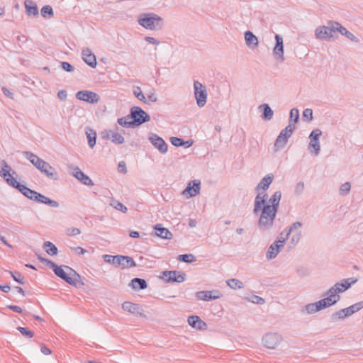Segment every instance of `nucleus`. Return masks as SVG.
Returning <instances> with one entry per match:
<instances>
[{
    "instance_id": "35",
    "label": "nucleus",
    "mask_w": 363,
    "mask_h": 363,
    "mask_svg": "<svg viewBox=\"0 0 363 363\" xmlns=\"http://www.w3.org/2000/svg\"><path fill=\"white\" fill-rule=\"evenodd\" d=\"M38 199V203L46 204L51 207L57 208L60 205L57 201L52 200L42 194H40V196Z\"/></svg>"
},
{
    "instance_id": "40",
    "label": "nucleus",
    "mask_w": 363,
    "mask_h": 363,
    "mask_svg": "<svg viewBox=\"0 0 363 363\" xmlns=\"http://www.w3.org/2000/svg\"><path fill=\"white\" fill-rule=\"evenodd\" d=\"M177 260L185 263H192L196 259L195 256L192 254H182L177 257Z\"/></svg>"
},
{
    "instance_id": "26",
    "label": "nucleus",
    "mask_w": 363,
    "mask_h": 363,
    "mask_svg": "<svg viewBox=\"0 0 363 363\" xmlns=\"http://www.w3.org/2000/svg\"><path fill=\"white\" fill-rule=\"evenodd\" d=\"M117 257H120L121 259H118V262L115 265L116 267H121L122 269H126L136 266L135 262L130 256L118 255Z\"/></svg>"
},
{
    "instance_id": "20",
    "label": "nucleus",
    "mask_w": 363,
    "mask_h": 363,
    "mask_svg": "<svg viewBox=\"0 0 363 363\" xmlns=\"http://www.w3.org/2000/svg\"><path fill=\"white\" fill-rule=\"evenodd\" d=\"M101 135L104 139H110L112 143L116 145L123 144L124 143L123 136L115 130H105L101 132Z\"/></svg>"
},
{
    "instance_id": "22",
    "label": "nucleus",
    "mask_w": 363,
    "mask_h": 363,
    "mask_svg": "<svg viewBox=\"0 0 363 363\" xmlns=\"http://www.w3.org/2000/svg\"><path fill=\"white\" fill-rule=\"evenodd\" d=\"M50 268H51L55 274L62 279L63 281L68 284H71V282H73V281L69 278V272H66L62 266H58L54 262H50Z\"/></svg>"
},
{
    "instance_id": "42",
    "label": "nucleus",
    "mask_w": 363,
    "mask_h": 363,
    "mask_svg": "<svg viewBox=\"0 0 363 363\" xmlns=\"http://www.w3.org/2000/svg\"><path fill=\"white\" fill-rule=\"evenodd\" d=\"M40 13L43 18H50L54 15L53 9H52V6L50 5H45L44 6H43V8L41 9V11H40Z\"/></svg>"
},
{
    "instance_id": "5",
    "label": "nucleus",
    "mask_w": 363,
    "mask_h": 363,
    "mask_svg": "<svg viewBox=\"0 0 363 363\" xmlns=\"http://www.w3.org/2000/svg\"><path fill=\"white\" fill-rule=\"evenodd\" d=\"M333 305H335V301H332L330 298L325 296L324 298L317 302L306 305L301 308V312L306 314H313Z\"/></svg>"
},
{
    "instance_id": "25",
    "label": "nucleus",
    "mask_w": 363,
    "mask_h": 363,
    "mask_svg": "<svg viewBox=\"0 0 363 363\" xmlns=\"http://www.w3.org/2000/svg\"><path fill=\"white\" fill-rule=\"evenodd\" d=\"M82 59L91 68L96 67V58L95 55L91 52L89 48H84L82 52Z\"/></svg>"
},
{
    "instance_id": "54",
    "label": "nucleus",
    "mask_w": 363,
    "mask_h": 363,
    "mask_svg": "<svg viewBox=\"0 0 363 363\" xmlns=\"http://www.w3.org/2000/svg\"><path fill=\"white\" fill-rule=\"evenodd\" d=\"M60 64L61 68L67 72H72L74 69V67L69 62H61Z\"/></svg>"
},
{
    "instance_id": "30",
    "label": "nucleus",
    "mask_w": 363,
    "mask_h": 363,
    "mask_svg": "<svg viewBox=\"0 0 363 363\" xmlns=\"http://www.w3.org/2000/svg\"><path fill=\"white\" fill-rule=\"evenodd\" d=\"M154 229L155 235L161 238L170 240L172 238V233L162 224L155 225Z\"/></svg>"
},
{
    "instance_id": "41",
    "label": "nucleus",
    "mask_w": 363,
    "mask_h": 363,
    "mask_svg": "<svg viewBox=\"0 0 363 363\" xmlns=\"http://www.w3.org/2000/svg\"><path fill=\"white\" fill-rule=\"evenodd\" d=\"M302 225H303L302 223H301L299 221H297V222L293 223L289 226V228H285L284 229V232H286L285 239H288L289 235L291 234V233L292 231H294V230H297L298 228L302 227Z\"/></svg>"
},
{
    "instance_id": "33",
    "label": "nucleus",
    "mask_w": 363,
    "mask_h": 363,
    "mask_svg": "<svg viewBox=\"0 0 363 363\" xmlns=\"http://www.w3.org/2000/svg\"><path fill=\"white\" fill-rule=\"evenodd\" d=\"M133 289L135 291L143 290L147 287V281L144 279L133 278L130 284Z\"/></svg>"
},
{
    "instance_id": "31",
    "label": "nucleus",
    "mask_w": 363,
    "mask_h": 363,
    "mask_svg": "<svg viewBox=\"0 0 363 363\" xmlns=\"http://www.w3.org/2000/svg\"><path fill=\"white\" fill-rule=\"evenodd\" d=\"M258 109L262 112V118L265 121H270L274 116V112L267 104H262L259 106Z\"/></svg>"
},
{
    "instance_id": "52",
    "label": "nucleus",
    "mask_w": 363,
    "mask_h": 363,
    "mask_svg": "<svg viewBox=\"0 0 363 363\" xmlns=\"http://www.w3.org/2000/svg\"><path fill=\"white\" fill-rule=\"evenodd\" d=\"M248 300L250 301H251L252 303H256V304H259V305H262L265 303V301L263 298L259 296H257V295H252L251 296Z\"/></svg>"
},
{
    "instance_id": "12",
    "label": "nucleus",
    "mask_w": 363,
    "mask_h": 363,
    "mask_svg": "<svg viewBox=\"0 0 363 363\" xmlns=\"http://www.w3.org/2000/svg\"><path fill=\"white\" fill-rule=\"evenodd\" d=\"M76 98L78 100L83 101L91 104H97L100 100V96L98 94L88 90L77 91L76 94Z\"/></svg>"
},
{
    "instance_id": "19",
    "label": "nucleus",
    "mask_w": 363,
    "mask_h": 363,
    "mask_svg": "<svg viewBox=\"0 0 363 363\" xmlns=\"http://www.w3.org/2000/svg\"><path fill=\"white\" fill-rule=\"evenodd\" d=\"M222 296V294L218 290L200 291L196 292V297L199 300L210 301L218 299Z\"/></svg>"
},
{
    "instance_id": "10",
    "label": "nucleus",
    "mask_w": 363,
    "mask_h": 363,
    "mask_svg": "<svg viewBox=\"0 0 363 363\" xmlns=\"http://www.w3.org/2000/svg\"><path fill=\"white\" fill-rule=\"evenodd\" d=\"M160 278L167 283H182L185 281L186 274L176 270L163 271Z\"/></svg>"
},
{
    "instance_id": "1",
    "label": "nucleus",
    "mask_w": 363,
    "mask_h": 363,
    "mask_svg": "<svg viewBox=\"0 0 363 363\" xmlns=\"http://www.w3.org/2000/svg\"><path fill=\"white\" fill-rule=\"evenodd\" d=\"M281 198L280 191H275L268 199L267 193H258L255 198L253 213L259 214L257 225L261 231L273 227Z\"/></svg>"
},
{
    "instance_id": "61",
    "label": "nucleus",
    "mask_w": 363,
    "mask_h": 363,
    "mask_svg": "<svg viewBox=\"0 0 363 363\" xmlns=\"http://www.w3.org/2000/svg\"><path fill=\"white\" fill-rule=\"evenodd\" d=\"M345 36L350 39L352 42L359 43V39L357 38L354 34H352L351 32L348 31Z\"/></svg>"
},
{
    "instance_id": "29",
    "label": "nucleus",
    "mask_w": 363,
    "mask_h": 363,
    "mask_svg": "<svg viewBox=\"0 0 363 363\" xmlns=\"http://www.w3.org/2000/svg\"><path fill=\"white\" fill-rule=\"evenodd\" d=\"M122 308L132 314H137L140 316H145L143 312H140V306L130 301H125L122 304Z\"/></svg>"
},
{
    "instance_id": "21",
    "label": "nucleus",
    "mask_w": 363,
    "mask_h": 363,
    "mask_svg": "<svg viewBox=\"0 0 363 363\" xmlns=\"http://www.w3.org/2000/svg\"><path fill=\"white\" fill-rule=\"evenodd\" d=\"M274 180V174L269 173L264 176L255 187V191L258 193H266Z\"/></svg>"
},
{
    "instance_id": "18",
    "label": "nucleus",
    "mask_w": 363,
    "mask_h": 363,
    "mask_svg": "<svg viewBox=\"0 0 363 363\" xmlns=\"http://www.w3.org/2000/svg\"><path fill=\"white\" fill-rule=\"evenodd\" d=\"M286 240L285 238H283V240H280V238L276 240L268 248L266 253L267 258L268 259H274L284 246Z\"/></svg>"
},
{
    "instance_id": "23",
    "label": "nucleus",
    "mask_w": 363,
    "mask_h": 363,
    "mask_svg": "<svg viewBox=\"0 0 363 363\" xmlns=\"http://www.w3.org/2000/svg\"><path fill=\"white\" fill-rule=\"evenodd\" d=\"M274 38L276 44L273 49V54L277 56L281 62H283L284 60L283 38L280 35L276 34Z\"/></svg>"
},
{
    "instance_id": "37",
    "label": "nucleus",
    "mask_w": 363,
    "mask_h": 363,
    "mask_svg": "<svg viewBox=\"0 0 363 363\" xmlns=\"http://www.w3.org/2000/svg\"><path fill=\"white\" fill-rule=\"evenodd\" d=\"M43 247L45 252L50 255H56L57 254L58 250L57 247L50 241L45 242Z\"/></svg>"
},
{
    "instance_id": "48",
    "label": "nucleus",
    "mask_w": 363,
    "mask_h": 363,
    "mask_svg": "<svg viewBox=\"0 0 363 363\" xmlns=\"http://www.w3.org/2000/svg\"><path fill=\"white\" fill-rule=\"evenodd\" d=\"M17 330L26 338L30 339L34 336V333L27 328L19 326L17 328Z\"/></svg>"
},
{
    "instance_id": "2",
    "label": "nucleus",
    "mask_w": 363,
    "mask_h": 363,
    "mask_svg": "<svg viewBox=\"0 0 363 363\" xmlns=\"http://www.w3.org/2000/svg\"><path fill=\"white\" fill-rule=\"evenodd\" d=\"M11 170V167L5 160H1L0 162V176L5 180L7 184L19 191L28 199L37 202L40 193L17 182L16 179L10 174Z\"/></svg>"
},
{
    "instance_id": "60",
    "label": "nucleus",
    "mask_w": 363,
    "mask_h": 363,
    "mask_svg": "<svg viewBox=\"0 0 363 363\" xmlns=\"http://www.w3.org/2000/svg\"><path fill=\"white\" fill-rule=\"evenodd\" d=\"M145 40L150 44L155 45H158L160 44V42L158 40H157L156 38H155L153 37H150V36H146L145 38Z\"/></svg>"
},
{
    "instance_id": "4",
    "label": "nucleus",
    "mask_w": 363,
    "mask_h": 363,
    "mask_svg": "<svg viewBox=\"0 0 363 363\" xmlns=\"http://www.w3.org/2000/svg\"><path fill=\"white\" fill-rule=\"evenodd\" d=\"M138 23L143 28L150 30L159 31L164 27V19L153 12L140 13L138 18Z\"/></svg>"
},
{
    "instance_id": "7",
    "label": "nucleus",
    "mask_w": 363,
    "mask_h": 363,
    "mask_svg": "<svg viewBox=\"0 0 363 363\" xmlns=\"http://www.w3.org/2000/svg\"><path fill=\"white\" fill-rule=\"evenodd\" d=\"M130 116L134 126H139L150 120V116L140 107L133 106L130 108Z\"/></svg>"
},
{
    "instance_id": "16",
    "label": "nucleus",
    "mask_w": 363,
    "mask_h": 363,
    "mask_svg": "<svg viewBox=\"0 0 363 363\" xmlns=\"http://www.w3.org/2000/svg\"><path fill=\"white\" fill-rule=\"evenodd\" d=\"M148 140L151 144L162 154H165L168 150V145L163 138L155 133H151L148 135Z\"/></svg>"
},
{
    "instance_id": "11",
    "label": "nucleus",
    "mask_w": 363,
    "mask_h": 363,
    "mask_svg": "<svg viewBox=\"0 0 363 363\" xmlns=\"http://www.w3.org/2000/svg\"><path fill=\"white\" fill-rule=\"evenodd\" d=\"M321 135L322 130L318 128H315L311 131L308 137L310 139L308 150L315 155H318L320 151L319 138Z\"/></svg>"
},
{
    "instance_id": "63",
    "label": "nucleus",
    "mask_w": 363,
    "mask_h": 363,
    "mask_svg": "<svg viewBox=\"0 0 363 363\" xmlns=\"http://www.w3.org/2000/svg\"><path fill=\"white\" fill-rule=\"evenodd\" d=\"M1 90H2V92L4 93V94L6 97H8V98H9L11 99H13V94L9 89H8L6 87H2Z\"/></svg>"
},
{
    "instance_id": "32",
    "label": "nucleus",
    "mask_w": 363,
    "mask_h": 363,
    "mask_svg": "<svg viewBox=\"0 0 363 363\" xmlns=\"http://www.w3.org/2000/svg\"><path fill=\"white\" fill-rule=\"evenodd\" d=\"M67 271L69 272V278L73 281L69 284L72 286H77L78 284L84 285V283L81 281V276L72 267L69 266H63Z\"/></svg>"
},
{
    "instance_id": "17",
    "label": "nucleus",
    "mask_w": 363,
    "mask_h": 363,
    "mask_svg": "<svg viewBox=\"0 0 363 363\" xmlns=\"http://www.w3.org/2000/svg\"><path fill=\"white\" fill-rule=\"evenodd\" d=\"M201 182L199 179L190 181L186 187L182 192V194L186 198H191L200 193Z\"/></svg>"
},
{
    "instance_id": "59",
    "label": "nucleus",
    "mask_w": 363,
    "mask_h": 363,
    "mask_svg": "<svg viewBox=\"0 0 363 363\" xmlns=\"http://www.w3.org/2000/svg\"><path fill=\"white\" fill-rule=\"evenodd\" d=\"M72 251L79 255H84L87 251L81 247H70Z\"/></svg>"
},
{
    "instance_id": "44",
    "label": "nucleus",
    "mask_w": 363,
    "mask_h": 363,
    "mask_svg": "<svg viewBox=\"0 0 363 363\" xmlns=\"http://www.w3.org/2000/svg\"><path fill=\"white\" fill-rule=\"evenodd\" d=\"M110 205L114 208L115 209L119 211H121L123 213H126L128 211V208L126 206H125L121 202H120L119 201H117V200H114L113 199L111 203H110Z\"/></svg>"
},
{
    "instance_id": "34",
    "label": "nucleus",
    "mask_w": 363,
    "mask_h": 363,
    "mask_svg": "<svg viewBox=\"0 0 363 363\" xmlns=\"http://www.w3.org/2000/svg\"><path fill=\"white\" fill-rule=\"evenodd\" d=\"M245 43L248 47L255 48L258 45V39L257 36L250 30L245 32Z\"/></svg>"
},
{
    "instance_id": "13",
    "label": "nucleus",
    "mask_w": 363,
    "mask_h": 363,
    "mask_svg": "<svg viewBox=\"0 0 363 363\" xmlns=\"http://www.w3.org/2000/svg\"><path fill=\"white\" fill-rule=\"evenodd\" d=\"M333 21H329L328 26H318L315 30V35L316 38L320 40H329L333 37L334 28L333 25Z\"/></svg>"
},
{
    "instance_id": "43",
    "label": "nucleus",
    "mask_w": 363,
    "mask_h": 363,
    "mask_svg": "<svg viewBox=\"0 0 363 363\" xmlns=\"http://www.w3.org/2000/svg\"><path fill=\"white\" fill-rule=\"evenodd\" d=\"M299 120V111L297 108H292L290 111L289 113V124L294 123V125Z\"/></svg>"
},
{
    "instance_id": "64",
    "label": "nucleus",
    "mask_w": 363,
    "mask_h": 363,
    "mask_svg": "<svg viewBox=\"0 0 363 363\" xmlns=\"http://www.w3.org/2000/svg\"><path fill=\"white\" fill-rule=\"evenodd\" d=\"M38 259L40 260V262L45 264L49 267L50 266V262H53L52 260H50L47 258L43 257L40 255H37Z\"/></svg>"
},
{
    "instance_id": "39",
    "label": "nucleus",
    "mask_w": 363,
    "mask_h": 363,
    "mask_svg": "<svg viewBox=\"0 0 363 363\" xmlns=\"http://www.w3.org/2000/svg\"><path fill=\"white\" fill-rule=\"evenodd\" d=\"M227 285L233 289H240L244 287L243 283L237 279H230L226 281Z\"/></svg>"
},
{
    "instance_id": "27",
    "label": "nucleus",
    "mask_w": 363,
    "mask_h": 363,
    "mask_svg": "<svg viewBox=\"0 0 363 363\" xmlns=\"http://www.w3.org/2000/svg\"><path fill=\"white\" fill-rule=\"evenodd\" d=\"M188 323L190 326L199 330H206L207 324L198 315H190L188 318Z\"/></svg>"
},
{
    "instance_id": "24",
    "label": "nucleus",
    "mask_w": 363,
    "mask_h": 363,
    "mask_svg": "<svg viewBox=\"0 0 363 363\" xmlns=\"http://www.w3.org/2000/svg\"><path fill=\"white\" fill-rule=\"evenodd\" d=\"M72 175L84 185L92 186L94 183L90 177L86 175L78 167L73 169Z\"/></svg>"
},
{
    "instance_id": "14",
    "label": "nucleus",
    "mask_w": 363,
    "mask_h": 363,
    "mask_svg": "<svg viewBox=\"0 0 363 363\" xmlns=\"http://www.w3.org/2000/svg\"><path fill=\"white\" fill-rule=\"evenodd\" d=\"M281 340V336L279 334L269 333L262 337V342L267 348L274 349L279 345Z\"/></svg>"
},
{
    "instance_id": "49",
    "label": "nucleus",
    "mask_w": 363,
    "mask_h": 363,
    "mask_svg": "<svg viewBox=\"0 0 363 363\" xmlns=\"http://www.w3.org/2000/svg\"><path fill=\"white\" fill-rule=\"evenodd\" d=\"M9 273L11 274V277L13 278V279L15 281H16V282H18L19 284H25L24 277L21 276L20 272L10 271Z\"/></svg>"
},
{
    "instance_id": "9",
    "label": "nucleus",
    "mask_w": 363,
    "mask_h": 363,
    "mask_svg": "<svg viewBox=\"0 0 363 363\" xmlns=\"http://www.w3.org/2000/svg\"><path fill=\"white\" fill-rule=\"evenodd\" d=\"M194 91L198 106H204L207 100V91L206 86L203 85L200 82L194 81Z\"/></svg>"
},
{
    "instance_id": "45",
    "label": "nucleus",
    "mask_w": 363,
    "mask_h": 363,
    "mask_svg": "<svg viewBox=\"0 0 363 363\" xmlns=\"http://www.w3.org/2000/svg\"><path fill=\"white\" fill-rule=\"evenodd\" d=\"M133 94L135 95V96L139 99L140 101H141L142 102H143L144 104H148L147 102V99L145 98V96H144L141 89L140 86H136L133 89Z\"/></svg>"
},
{
    "instance_id": "56",
    "label": "nucleus",
    "mask_w": 363,
    "mask_h": 363,
    "mask_svg": "<svg viewBox=\"0 0 363 363\" xmlns=\"http://www.w3.org/2000/svg\"><path fill=\"white\" fill-rule=\"evenodd\" d=\"M81 233V231L79 228H69L67 230V235L68 236H75V235H78Z\"/></svg>"
},
{
    "instance_id": "38",
    "label": "nucleus",
    "mask_w": 363,
    "mask_h": 363,
    "mask_svg": "<svg viewBox=\"0 0 363 363\" xmlns=\"http://www.w3.org/2000/svg\"><path fill=\"white\" fill-rule=\"evenodd\" d=\"M88 144L91 148H93L96 145V133L92 129H89V131L86 132Z\"/></svg>"
},
{
    "instance_id": "3",
    "label": "nucleus",
    "mask_w": 363,
    "mask_h": 363,
    "mask_svg": "<svg viewBox=\"0 0 363 363\" xmlns=\"http://www.w3.org/2000/svg\"><path fill=\"white\" fill-rule=\"evenodd\" d=\"M24 157L30 161V162L38 169L41 173L48 178L57 181L59 179V175L56 169L52 167L48 162L40 158L38 155L29 151L23 152Z\"/></svg>"
},
{
    "instance_id": "50",
    "label": "nucleus",
    "mask_w": 363,
    "mask_h": 363,
    "mask_svg": "<svg viewBox=\"0 0 363 363\" xmlns=\"http://www.w3.org/2000/svg\"><path fill=\"white\" fill-rule=\"evenodd\" d=\"M104 260L107 262L116 265V262H118V259H121L120 257H117V255H104L103 256Z\"/></svg>"
},
{
    "instance_id": "36",
    "label": "nucleus",
    "mask_w": 363,
    "mask_h": 363,
    "mask_svg": "<svg viewBox=\"0 0 363 363\" xmlns=\"http://www.w3.org/2000/svg\"><path fill=\"white\" fill-rule=\"evenodd\" d=\"M117 123L123 127L135 128L130 115L118 118Z\"/></svg>"
},
{
    "instance_id": "15",
    "label": "nucleus",
    "mask_w": 363,
    "mask_h": 363,
    "mask_svg": "<svg viewBox=\"0 0 363 363\" xmlns=\"http://www.w3.org/2000/svg\"><path fill=\"white\" fill-rule=\"evenodd\" d=\"M346 291L343 282H337L330 289H329L323 295L330 298L332 301H335V304L340 300V296L338 294Z\"/></svg>"
},
{
    "instance_id": "53",
    "label": "nucleus",
    "mask_w": 363,
    "mask_h": 363,
    "mask_svg": "<svg viewBox=\"0 0 363 363\" xmlns=\"http://www.w3.org/2000/svg\"><path fill=\"white\" fill-rule=\"evenodd\" d=\"M170 141L175 147H182L184 144V140L181 138L172 137Z\"/></svg>"
},
{
    "instance_id": "8",
    "label": "nucleus",
    "mask_w": 363,
    "mask_h": 363,
    "mask_svg": "<svg viewBox=\"0 0 363 363\" xmlns=\"http://www.w3.org/2000/svg\"><path fill=\"white\" fill-rule=\"evenodd\" d=\"M295 128L296 125L294 123H291L289 124L285 128L281 130L275 140L274 147L277 149H281L284 147Z\"/></svg>"
},
{
    "instance_id": "55",
    "label": "nucleus",
    "mask_w": 363,
    "mask_h": 363,
    "mask_svg": "<svg viewBox=\"0 0 363 363\" xmlns=\"http://www.w3.org/2000/svg\"><path fill=\"white\" fill-rule=\"evenodd\" d=\"M357 281V279H354V278H348V279H344L342 282H343V284L345 285V289L346 290H347L349 288H350L352 284L356 283Z\"/></svg>"
},
{
    "instance_id": "51",
    "label": "nucleus",
    "mask_w": 363,
    "mask_h": 363,
    "mask_svg": "<svg viewBox=\"0 0 363 363\" xmlns=\"http://www.w3.org/2000/svg\"><path fill=\"white\" fill-rule=\"evenodd\" d=\"M313 118V110L311 108H306L303 111V119L307 121H311Z\"/></svg>"
},
{
    "instance_id": "47",
    "label": "nucleus",
    "mask_w": 363,
    "mask_h": 363,
    "mask_svg": "<svg viewBox=\"0 0 363 363\" xmlns=\"http://www.w3.org/2000/svg\"><path fill=\"white\" fill-rule=\"evenodd\" d=\"M351 184L350 182H347L342 184L339 189V193L342 196L347 195L350 192Z\"/></svg>"
},
{
    "instance_id": "46",
    "label": "nucleus",
    "mask_w": 363,
    "mask_h": 363,
    "mask_svg": "<svg viewBox=\"0 0 363 363\" xmlns=\"http://www.w3.org/2000/svg\"><path fill=\"white\" fill-rule=\"evenodd\" d=\"M333 25L334 28V33L338 32L341 35H345L349 31L346 29V28L343 27L338 22L333 21Z\"/></svg>"
},
{
    "instance_id": "62",
    "label": "nucleus",
    "mask_w": 363,
    "mask_h": 363,
    "mask_svg": "<svg viewBox=\"0 0 363 363\" xmlns=\"http://www.w3.org/2000/svg\"><path fill=\"white\" fill-rule=\"evenodd\" d=\"M67 93L65 90H60L57 93V97L60 101H65L67 99Z\"/></svg>"
},
{
    "instance_id": "58",
    "label": "nucleus",
    "mask_w": 363,
    "mask_h": 363,
    "mask_svg": "<svg viewBox=\"0 0 363 363\" xmlns=\"http://www.w3.org/2000/svg\"><path fill=\"white\" fill-rule=\"evenodd\" d=\"M301 238V232L298 231L296 234L293 235L291 238V242L296 245L300 240Z\"/></svg>"
},
{
    "instance_id": "28",
    "label": "nucleus",
    "mask_w": 363,
    "mask_h": 363,
    "mask_svg": "<svg viewBox=\"0 0 363 363\" xmlns=\"http://www.w3.org/2000/svg\"><path fill=\"white\" fill-rule=\"evenodd\" d=\"M26 13L28 16L38 17L39 15L38 9L35 2L32 0L24 1Z\"/></svg>"
},
{
    "instance_id": "57",
    "label": "nucleus",
    "mask_w": 363,
    "mask_h": 363,
    "mask_svg": "<svg viewBox=\"0 0 363 363\" xmlns=\"http://www.w3.org/2000/svg\"><path fill=\"white\" fill-rule=\"evenodd\" d=\"M304 189V183L303 182H299L296 184L294 189V192L296 194H301Z\"/></svg>"
},
{
    "instance_id": "6",
    "label": "nucleus",
    "mask_w": 363,
    "mask_h": 363,
    "mask_svg": "<svg viewBox=\"0 0 363 363\" xmlns=\"http://www.w3.org/2000/svg\"><path fill=\"white\" fill-rule=\"evenodd\" d=\"M363 308V301L355 303L354 304L341 309L335 313H334L331 315V319L333 321H336L337 320H343L352 314L359 311Z\"/></svg>"
}]
</instances>
